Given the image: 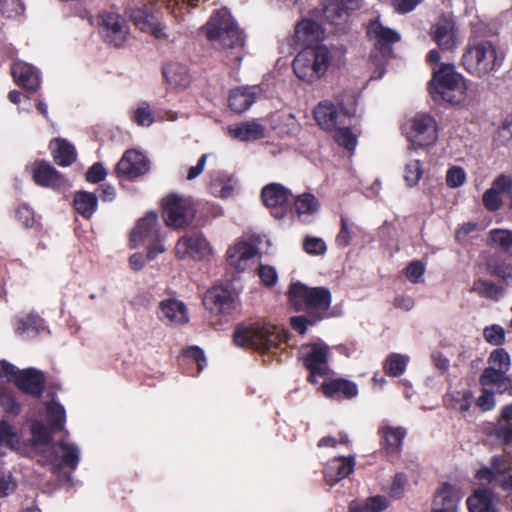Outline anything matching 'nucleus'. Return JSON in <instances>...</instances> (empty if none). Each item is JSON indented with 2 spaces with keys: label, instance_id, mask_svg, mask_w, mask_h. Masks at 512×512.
Segmentation results:
<instances>
[{
  "label": "nucleus",
  "instance_id": "obj_1",
  "mask_svg": "<svg viewBox=\"0 0 512 512\" xmlns=\"http://www.w3.org/2000/svg\"><path fill=\"white\" fill-rule=\"evenodd\" d=\"M201 30L208 40L220 42L227 65L232 68L240 66L244 57L245 34L227 8L215 11Z\"/></svg>",
  "mask_w": 512,
  "mask_h": 512
},
{
  "label": "nucleus",
  "instance_id": "obj_2",
  "mask_svg": "<svg viewBox=\"0 0 512 512\" xmlns=\"http://www.w3.org/2000/svg\"><path fill=\"white\" fill-rule=\"evenodd\" d=\"M506 54L497 41L481 36H470L463 50L461 65L476 78L496 74L503 66Z\"/></svg>",
  "mask_w": 512,
  "mask_h": 512
},
{
  "label": "nucleus",
  "instance_id": "obj_3",
  "mask_svg": "<svg viewBox=\"0 0 512 512\" xmlns=\"http://www.w3.org/2000/svg\"><path fill=\"white\" fill-rule=\"evenodd\" d=\"M287 341V334L277 325L260 322L239 323L233 333V342L238 347L270 351Z\"/></svg>",
  "mask_w": 512,
  "mask_h": 512
},
{
  "label": "nucleus",
  "instance_id": "obj_4",
  "mask_svg": "<svg viewBox=\"0 0 512 512\" xmlns=\"http://www.w3.org/2000/svg\"><path fill=\"white\" fill-rule=\"evenodd\" d=\"M428 89L434 99L458 104L465 99L467 86L466 80L456 71L454 64L441 63L432 68Z\"/></svg>",
  "mask_w": 512,
  "mask_h": 512
},
{
  "label": "nucleus",
  "instance_id": "obj_5",
  "mask_svg": "<svg viewBox=\"0 0 512 512\" xmlns=\"http://www.w3.org/2000/svg\"><path fill=\"white\" fill-rule=\"evenodd\" d=\"M288 300L297 312H308L311 315L326 316L332 302V295L326 287H308L302 282L291 283L288 292Z\"/></svg>",
  "mask_w": 512,
  "mask_h": 512
},
{
  "label": "nucleus",
  "instance_id": "obj_6",
  "mask_svg": "<svg viewBox=\"0 0 512 512\" xmlns=\"http://www.w3.org/2000/svg\"><path fill=\"white\" fill-rule=\"evenodd\" d=\"M331 62V53L325 45L304 47L293 61L295 75L308 83L323 76Z\"/></svg>",
  "mask_w": 512,
  "mask_h": 512
},
{
  "label": "nucleus",
  "instance_id": "obj_7",
  "mask_svg": "<svg viewBox=\"0 0 512 512\" xmlns=\"http://www.w3.org/2000/svg\"><path fill=\"white\" fill-rule=\"evenodd\" d=\"M162 216L168 227L185 229L196 216V204L192 197L170 193L162 199Z\"/></svg>",
  "mask_w": 512,
  "mask_h": 512
},
{
  "label": "nucleus",
  "instance_id": "obj_8",
  "mask_svg": "<svg viewBox=\"0 0 512 512\" xmlns=\"http://www.w3.org/2000/svg\"><path fill=\"white\" fill-rule=\"evenodd\" d=\"M299 359L308 371L307 382L319 383L318 377L329 375V347L324 343H308L302 346Z\"/></svg>",
  "mask_w": 512,
  "mask_h": 512
},
{
  "label": "nucleus",
  "instance_id": "obj_9",
  "mask_svg": "<svg viewBox=\"0 0 512 512\" xmlns=\"http://www.w3.org/2000/svg\"><path fill=\"white\" fill-rule=\"evenodd\" d=\"M99 32L104 41L114 47L124 44L128 36V26L119 14L103 11L98 16Z\"/></svg>",
  "mask_w": 512,
  "mask_h": 512
},
{
  "label": "nucleus",
  "instance_id": "obj_10",
  "mask_svg": "<svg viewBox=\"0 0 512 512\" xmlns=\"http://www.w3.org/2000/svg\"><path fill=\"white\" fill-rule=\"evenodd\" d=\"M408 139L419 147L433 145L437 138V125L434 117L429 114L419 113L410 120L407 133Z\"/></svg>",
  "mask_w": 512,
  "mask_h": 512
},
{
  "label": "nucleus",
  "instance_id": "obj_11",
  "mask_svg": "<svg viewBox=\"0 0 512 512\" xmlns=\"http://www.w3.org/2000/svg\"><path fill=\"white\" fill-rule=\"evenodd\" d=\"M203 305L212 314L231 316L238 308L237 297L228 288L212 287L203 297Z\"/></svg>",
  "mask_w": 512,
  "mask_h": 512
},
{
  "label": "nucleus",
  "instance_id": "obj_12",
  "mask_svg": "<svg viewBox=\"0 0 512 512\" xmlns=\"http://www.w3.org/2000/svg\"><path fill=\"white\" fill-rule=\"evenodd\" d=\"M292 198L291 191L280 183H269L262 188L261 200L271 214L282 219L286 216Z\"/></svg>",
  "mask_w": 512,
  "mask_h": 512
},
{
  "label": "nucleus",
  "instance_id": "obj_13",
  "mask_svg": "<svg viewBox=\"0 0 512 512\" xmlns=\"http://www.w3.org/2000/svg\"><path fill=\"white\" fill-rule=\"evenodd\" d=\"M211 252L206 238L198 232L187 233L176 243L175 256L178 259L202 260Z\"/></svg>",
  "mask_w": 512,
  "mask_h": 512
},
{
  "label": "nucleus",
  "instance_id": "obj_14",
  "mask_svg": "<svg viewBox=\"0 0 512 512\" xmlns=\"http://www.w3.org/2000/svg\"><path fill=\"white\" fill-rule=\"evenodd\" d=\"M150 170V161L143 153L130 149L124 152L115 167L118 177L134 180Z\"/></svg>",
  "mask_w": 512,
  "mask_h": 512
},
{
  "label": "nucleus",
  "instance_id": "obj_15",
  "mask_svg": "<svg viewBox=\"0 0 512 512\" xmlns=\"http://www.w3.org/2000/svg\"><path fill=\"white\" fill-rule=\"evenodd\" d=\"M428 34L442 51H453L458 45L456 23L445 15L431 25Z\"/></svg>",
  "mask_w": 512,
  "mask_h": 512
},
{
  "label": "nucleus",
  "instance_id": "obj_16",
  "mask_svg": "<svg viewBox=\"0 0 512 512\" xmlns=\"http://www.w3.org/2000/svg\"><path fill=\"white\" fill-rule=\"evenodd\" d=\"M160 234V224L158 215L154 211L148 212L143 218L139 219L136 226L130 233V243L136 248L145 242L155 241Z\"/></svg>",
  "mask_w": 512,
  "mask_h": 512
},
{
  "label": "nucleus",
  "instance_id": "obj_17",
  "mask_svg": "<svg viewBox=\"0 0 512 512\" xmlns=\"http://www.w3.org/2000/svg\"><path fill=\"white\" fill-rule=\"evenodd\" d=\"M367 37L375 40V48L383 55L392 53V45L399 42L401 36L395 30L382 25L378 18L371 20L366 31Z\"/></svg>",
  "mask_w": 512,
  "mask_h": 512
},
{
  "label": "nucleus",
  "instance_id": "obj_18",
  "mask_svg": "<svg viewBox=\"0 0 512 512\" xmlns=\"http://www.w3.org/2000/svg\"><path fill=\"white\" fill-rule=\"evenodd\" d=\"M130 20L141 31L152 34L157 39H166L164 27L153 12L152 5H144L142 8L131 9Z\"/></svg>",
  "mask_w": 512,
  "mask_h": 512
},
{
  "label": "nucleus",
  "instance_id": "obj_19",
  "mask_svg": "<svg viewBox=\"0 0 512 512\" xmlns=\"http://www.w3.org/2000/svg\"><path fill=\"white\" fill-rule=\"evenodd\" d=\"M34 182L45 188L60 190L65 188L67 180L49 162L45 160L36 161L33 168Z\"/></svg>",
  "mask_w": 512,
  "mask_h": 512
},
{
  "label": "nucleus",
  "instance_id": "obj_20",
  "mask_svg": "<svg viewBox=\"0 0 512 512\" xmlns=\"http://www.w3.org/2000/svg\"><path fill=\"white\" fill-rule=\"evenodd\" d=\"M57 446L63 453L61 457H58L56 452L51 453L49 463L51 465L52 473L60 475L65 467L70 471H74L80 460L78 447L75 444L67 443L63 440L59 441Z\"/></svg>",
  "mask_w": 512,
  "mask_h": 512
},
{
  "label": "nucleus",
  "instance_id": "obj_21",
  "mask_svg": "<svg viewBox=\"0 0 512 512\" xmlns=\"http://www.w3.org/2000/svg\"><path fill=\"white\" fill-rule=\"evenodd\" d=\"M407 431L403 427H393L390 425H381L378 428L380 437V446L387 456L397 458L400 456L403 440Z\"/></svg>",
  "mask_w": 512,
  "mask_h": 512
},
{
  "label": "nucleus",
  "instance_id": "obj_22",
  "mask_svg": "<svg viewBox=\"0 0 512 512\" xmlns=\"http://www.w3.org/2000/svg\"><path fill=\"white\" fill-rule=\"evenodd\" d=\"M11 75L15 84L29 93H35L40 88L39 73L28 63L22 61L13 63Z\"/></svg>",
  "mask_w": 512,
  "mask_h": 512
},
{
  "label": "nucleus",
  "instance_id": "obj_23",
  "mask_svg": "<svg viewBox=\"0 0 512 512\" xmlns=\"http://www.w3.org/2000/svg\"><path fill=\"white\" fill-rule=\"evenodd\" d=\"M324 37L325 31L322 26L311 19H303L295 26V42L303 48L321 45Z\"/></svg>",
  "mask_w": 512,
  "mask_h": 512
},
{
  "label": "nucleus",
  "instance_id": "obj_24",
  "mask_svg": "<svg viewBox=\"0 0 512 512\" xmlns=\"http://www.w3.org/2000/svg\"><path fill=\"white\" fill-rule=\"evenodd\" d=\"M360 8V0H326L322 4V15L330 24L339 25L349 12Z\"/></svg>",
  "mask_w": 512,
  "mask_h": 512
},
{
  "label": "nucleus",
  "instance_id": "obj_25",
  "mask_svg": "<svg viewBox=\"0 0 512 512\" xmlns=\"http://www.w3.org/2000/svg\"><path fill=\"white\" fill-rule=\"evenodd\" d=\"M338 107L330 100L319 102L313 109V116L317 125L324 131H334L342 123Z\"/></svg>",
  "mask_w": 512,
  "mask_h": 512
},
{
  "label": "nucleus",
  "instance_id": "obj_26",
  "mask_svg": "<svg viewBox=\"0 0 512 512\" xmlns=\"http://www.w3.org/2000/svg\"><path fill=\"white\" fill-rule=\"evenodd\" d=\"M15 385L25 394L40 397L45 388V375L34 368L20 370Z\"/></svg>",
  "mask_w": 512,
  "mask_h": 512
},
{
  "label": "nucleus",
  "instance_id": "obj_27",
  "mask_svg": "<svg viewBox=\"0 0 512 512\" xmlns=\"http://www.w3.org/2000/svg\"><path fill=\"white\" fill-rule=\"evenodd\" d=\"M323 395L330 399H352L358 395V386L355 382L345 378H335L325 381L319 387Z\"/></svg>",
  "mask_w": 512,
  "mask_h": 512
},
{
  "label": "nucleus",
  "instance_id": "obj_28",
  "mask_svg": "<svg viewBox=\"0 0 512 512\" xmlns=\"http://www.w3.org/2000/svg\"><path fill=\"white\" fill-rule=\"evenodd\" d=\"M258 250L252 244L242 241L230 247L226 252L227 264L237 272H243L247 269L249 261L252 260Z\"/></svg>",
  "mask_w": 512,
  "mask_h": 512
},
{
  "label": "nucleus",
  "instance_id": "obj_29",
  "mask_svg": "<svg viewBox=\"0 0 512 512\" xmlns=\"http://www.w3.org/2000/svg\"><path fill=\"white\" fill-rule=\"evenodd\" d=\"M460 497L459 489L454 485L442 483L434 495L433 512H457Z\"/></svg>",
  "mask_w": 512,
  "mask_h": 512
},
{
  "label": "nucleus",
  "instance_id": "obj_30",
  "mask_svg": "<svg viewBox=\"0 0 512 512\" xmlns=\"http://www.w3.org/2000/svg\"><path fill=\"white\" fill-rule=\"evenodd\" d=\"M228 135L241 142L260 140L265 137V127L255 120L244 121L238 124L229 125Z\"/></svg>",
  "mask_w": 512,
  "mask_h": 512
},
{
  "label": "nucleus",
  "instance_id": "obj_31",
  "mask_svg": "<svg viewBox=\"0 0 512 512\" xmlns=\"http://www.w3.org/2000/svg\"><path fill=\"white\" fill-rule=\"evenodd\" d=\"M354 457H338L332 459L324 468V477L329 485H334L348 477L354 471Z\"/></svg>",
  "mask_w": 512,
  "mask_h": 512
},
{
  "label": "nucleus",
  "instance_id": "obj_32",
  "mask_svg": "<svg viewBox=\"0 0 512 512\" xmlns=\"http://www.w3.org/2000/svg\"><path fill=\"white\" fill-rule=\"evenodd\" d=\"M479 384L481 388L495 387L498 394H503L512 388V381L507 373L494 366L484 368L479 377Z\"/></svg>",
  "mask_w": 512,
  "mask_h": 512
},
{
  "label": "nucleus",
  "instance_id": "obj_33",
  "mask_svg": "<svg viewBox=\"0 0 512 512\" xmlns=\"http://www.w3.org/2000/svg\"><path fill=\"white\" fill-rule=\"evenodd\" d=\"M162 75L172 88H187L192 81L187 65L179 62L166 63L162 68Z\"/></svg>",
  "mask_w": 512,
  "mask_h": 512
},
{
  "label": "nucleus",
  "instance_id": "obj_34",
  "mask_svg": "<svg viewBox=\"0 0 512 512\" xmlns=\"http://www.w3.org/2000/svg\"><path fill=\"white\" fill-rule=\"evenodd\" d=\"M159 317L175 324H183L188 321L185 305L175 299H167L160 303Z\"/></svg>",
  "mask_w": 512,
  "mask_h": 512
},
{
  "label": "nucleus",
  "instance_id": "obj_35",
  "mask_svg": "<svg viewBox=\"0 0 512 512\" xmlns=\"http://www.w3.org/2000/svg\"><path fill=\"white\" fill-rule=\"evenodd\" d=\"M256 93L254 88L239 87L230 92L228 103L235 113H243L255 102Z\"/></svg>",
  "mask_w": 512,
  "mask_h": 512
},
{
  "label": "nucleus",
  "instance_id": "obj_36",
  "mask_svg": "<svg viewBox=\"0 0 512 512\" xmlns=\"http://www.w3.org/2000/svg\"><path fill=\"white\" fill-rule=\"evenodd\" d=\"M485 266L490 276L499 278L507 286L512 285V263L498 256H490Z\"/></svg>",
  "mask_w": 512,
  "mask_h": 512
},
{
  "label": "nucleus",
  "instance_id": "obj_37",
  "mask_svg": "<svg viewBox=\"0 0 512 512\" xmlns=\"http://www.w3.org/2000/svg\"><path fill=\"white\" fill-rule=\"evenodd\" d=\"M469 512H498L494 505L493 494L486 489H479L467 498Z\"/></svg>",
  "mask_w": 512,
  "mask_h": 512
},
{
  "label": "nucleus",
  "instance_id": "obj_38",
  "mask_svg": "<svg viewBox=\"0 0 512 512\" xmlns=\"http://www.w3.org/2000/svg\"><path fill=\"white\" fill-rule=\"evenodd\" d=\"M74 209L85 219H90L98 207L96 194L87 191H78L73 199Z\"/></svg>",
  "mask_w": 512,
  "mask_h": 512
},
{
  "label": "nucleus",
  "instance_id": "obj_39",
  "mask_svg": "<svg viewBox=\"0 0 512 512\" xmlns=\"http://www.w3.org/2000/svg\"><path fill=\"white\" fill-rule=\"evenodd\" d=\"M389 506L385 496L376 495L368 497L365 501L352 500L349 504V512H383Z\"/></svg>",
  "mask_w": 512,
  "mask_h": 512
},
{
  "label": "nucleus",
  "instance_id": "obj_40",
  "mask_svg": "<svg viewBox=\"0 0 512 512\" xmlns=\"http://www.w3.org/2000/svg\"><path fill=\"white\" fill-rule=\"evenodd\" d=\"M471 291L477 293L480 297L494 301H498L504 293L502 286L482 278L474 280Z\"/></svg>",
  "mask_w": 512,
  "mask_h": 512
},
{
  "label": "nucleus",
  "instance_id": "obj_41",
  "mask_svg": "<svg viewBox=\"0 0 512 512\" xmlns=\"http://www.w3.org/2000/svg\"><path fill=\"white\" fill-rule=\"evenodd\" d=\"M47 419L51 431H62L65 427L66 412L62 404L51 401L46 404Z\"/></svg>",
  "mask_w": 512,
  "mask_h": 512
},
{
  "label": "nucleus",
  "instance_id": "obj_42",
  "mask_svg": "<svg viewBox=\"0 0 512 512\" xmlns=\"http://www.w3.org/2000/svg\"><path fill=\"white\" fill-rule=\"evenodd\" d=\"M409 357L399 353H390L383 364V370L391 377H400L406 371Z\"/></svg>",
  "mask_w": 512,
  "mask_h": 512
},
{
  "label": "nucleus",
  "instance_id": "obj_43",
  "mask_svg": "<svg viewBox=\"0 0 512 512\" xmlns=\"http://www.w3.org/2000/svg\"><path fill=\"white\" fill-rule=\"evenodd\" d=\"M53 159L62 167L70 166L76 160L75 147L65 139L57 140V148L53 151Z\"/></svg>",
  "mask_w": 512,
  "mask_h": 512
},
{
  "label": "nucleus",
  "instance_id": "obj_44",
  "mask_svg": "<svg viewBox=\"0 0 512 512\" xmlns=\"http://www.w3.org/2000/svg\"><path fill=\"white\" fill-rule=\"evenodd\" d=\"M43 323L44 321L39 315L29 314L17 320L15 330L19 335L35 336L43 328Z\"/></svg>",
  "mask_w": 512,
  "mask_h": 512
},
{
  "label": "nucleus",
  "instance_id": "obj_45",
  "mask_svg": "<svg viewBox=\"0 0 512 512\" xmlns=\"http://www.w3.org/2000/svg\"><path fill=\"white\" fill-rule=\"evenodd\" d=\"M495 466L501 469L502 478L500 487L504 491H512V456L510 454H501L495 459Z\"/></svg>",
  "mask_w": 512,
  "mask_h": 512
},
{
  "label": "nucleus",
  "instance_id": "obj_46",
  "mask_svg": "<svg viewBox=\"0 0 512 512\" xmlns=\"http://www.w3.org/2000/svg\"><path fill=\"white\" fill-rule=\"evenodd\" d=\"M489 239L504 253L512 255V231L504 229H492Z\"/></svg>",
  "mask_w": 512,
  "mask_h": 512
},
{
  "label": "nucleus",
  "instance_id": "obj_47",
  "mask_svg": "<svg viewBox=\"0 0 512 512\" xmlns=\"http://www.w3.org/2000/svg\"><path fill=\"white\" fill-rule=\"evenodd\" d=\"M294 205L298 215L312 214L317 211L319 202L313 194L303 193L295 198Z\"/></svg>",
  "mask_w": 512,
  "mask_h": 512
},
{
  "label": "nucleus",
  "instance_id": "obj_48",
  "mask_svg": "<svg viewBox=\"0 0 512 512\" xmlns=\"http://www.w3.org/2000/svg\"><path fill=\"white\" fill-rule=\"evenodd\" d=\"M334 132V140L339 146L350 152L355 150L358 143L357 136L349 127H337Z\"/></svg>",
  "mask_w": 512,
  "mask_h": 512
},
{
  "label": "nucleus",
  "instance_id": "obj_49",
  "mask_svg": "<svg viewBox=\"0 0 512 512\" xmlns=\"http://www.w3.org/2000/svg\"><path fill=\"white\" fill-rule=\"evenodd\" d=\"M337 107L343 116L353 117L356 113L357 98L352 91H343L336 96Z\"/></svg>",
  "mask_w": 512,
  "mask_h": 512
},
{
  "label": "nucleus",
  "instance_id": "obj_50",
  "mask_svg": "<svg viewBox=\"0 0 512 512\" xmlns=\"http://www.w3.org/2000/svg\"><path fill=\"white\" fill-rule=\"evenodd\" d=\"M0 406L5 413L11 415H19L21 412V405L17 402L12 390L6 389L0 385Z\"/></svg>",
  "mask_w": 512,
  "mask_h": 512
},
{
  "label": "nucleus",
  "instance_id": "obj_51",
  "mask_svg": "<svg viewBox=\"0 0 512 512\" xmlns=\"http://www.w3.org/2000/svg\"><path fill=\"white\" fill-rule=\"evenodd\" d=\"M52 432L41 421L35 420L31 424V435L35 445H49L52 442Z\"/></svg>",
  "mask_w": 512,
  "mask_h": 512
},
{
  "label": "nucleus",
  "instance_id": "obj_52",
  "mask_svg": "<svg viewBox=\"0 0 512 512\" xmlns=\"http://www.w3.org/2000/svg\"><path fill=\"white\" fill-rule=\"evenodd\" d=\"M500 455H495L491 458L490 467H482L476 473V478L480 481H486L487 483L496 482L500 486V479L502 478L501 469H498L495 465V459Z\"/></svg>",
  "mask_w": 512,
  "mask_h": 512
},
{
  "label": "nucleus",
  "instance_id": "obj_53",
  "mask_svg": "<svg viewBox=\"0 0 512 512\" xmlns=\"http://www.w3.org/2000/svg\"><path fill=\"white\" fill-rule=\"evenodd\" d=\"M488 364L507 373L511 365L510 356L504 348H497L488 357Z\"/></svg>",
  "mask_w": 512,
  "mask_h": 512
},
{
  "label": "nucleus",
  "instance_id": "obj_54",
  "mask_svg": "<svg viewBox=\"0 0 512 512\" xmlns=\"http://www.w3.org/2000/svg\"><path fill=\"white\" fill-rule=\"evenodd\" d=\"M422 175L423 169L420 160L414 159L406 164L404 179L409 187L417 185Z\"/></svg>",
  "mask_w": 512,
  "mask_h": 512
},
{
  "label": "nucleus",
  "instance_id": "obj_55",
  "mask_svg": "<svg viewBox=\"0 0 512 512\" xmlns=\"http://www.w3.org/2000/svg\"><path fill=\"white\" fill-rule=\"evenodd\" d=\"M322 319H323V315L314 316V315L309 314L308 316H304V315L294 316V317H291V319H290V325L293 328V330H295L296 332H298L301 335H304L306 333L307 327L309 325H314L315 323H317L318 321H320Z\"/></svg>",
  "mask_w": 512,
  "mask_h": 512
},
{
  "label": "nucleus",
  "instance_id": "obj_56",
  "mask_svg": "<svg viewBox=\"0 0 512 512\" xmlns=\"http://www.w3.org/2000/svg\"><path fill=\"white\" fill-rule=\"evenodd\" d=\"M16 218L25 228L41 227V224L35 219L34 211L27 205H21L17 208Z\"/></svg>",
  "mask_w": 512,
  "mask_h": 512
},
{
  "label": "nucleus",
  "instance_id": "obj_57",
  "mask_svg": "<svg viewBox=\"0 0 512 512\" xmlns=\"http://www.w3.org/2000/svg\"><path fill=\"white\" fill-rule=\"evenodd\" d=\"M132 120L139 126H150L154 122L153 112L147 102H143L133 113Z\"/></svg>",
  "mask_w": 512,
  "mask_h": 512
},
{
  "label": "nucleus",
  "instance_id": "obj_58",
  "mask_svg": "<svg viewBox=\"0 0 512 512\" xmlns=\"http://www.w3.org/2000/svg\"><path fill=\"white\" fill-rule=\"evenodd\" d=\"M19 443L16 432L13 427L5 420L0 421V445L14 447Z\"/></svg>",
  "mask_w": 512,
  "mask_h": 512
},
{
  "label": "nucleus",
  "instance_id": "obj_59",
  "mask_svg": "<svg viewBox=\"0 0 512 512\" xmlns=\"http://www.w3.org/2000/svg\"><path fill=\"white\" fill-rule=\"evenodd\" d=\"M352 226L346 216L342 215L340 218V230L336 236V243L338 246L347 247L352 240Z\"/></svg>",
  "mask_w": 512,
  "mask_h": 512
},
{
  "label": "nucleus",
  "instance_id": "obj_60",
  "mask_svg": "<svg viewBox=\"0 0 512 512\" xmlns=\"http://www.w3.org/2000/svg\"><path fill=\"white\" fill-rule=\"evenodd\" d=\"M495 393L492 389L481 388V395L476 399V406L482 411L487 412L495 408Z\"/></svg>",
  "mask_w": 512,
  "mask_h": 512
},
{
  "label": "nucleus",
  "instance_id": "obj_61",
  "mask_svg": "<svg viewBox=\"0 0 512 512\" xmlns=\"http://www.w3.org/2000/svg\"><path fill=\"white\" fill-rule=\"evenodd\" d=\"M484 339L492 345L500 346L505 341V331L499 325L486 327L483 331Z\"/></svg>",
  "mask_w": 512,
  "mask_h": 512
},
{
  "label": "nucleus",
  "instance_id": "obj_62",
  "mask_svg": "<svg viewBox=\"0 0 512 512\" xmlns=\"http://www.w3.org/2000/svg\"><path fill=\"white\" fill-rule=\"evenodd\" d=\"M466 173L462 167L452 166L446 173V184L450 188H457L464 184Z\"/></svg>",
  "mask_w": 512,
  "mask_h": 512
},
{
  "label": "nucleus",
  "instance_id": "obj_63",
  "mask_svg": "<svg viewBox=\"0 0 512 512\" xmlns=\"http://www.w3.org/2000/svg\"><path fill=\"white\" fill-rule=\"evenodd\" d=\"M303 249L311 255H323L327 250V246L321 238L306 237L303 241Z\"/></svg>",
  "mask_w": 512,
  "mask_h": 512
},
{
  "label": "nucleus",
  "instance_id": "obj_64",
  "mask_svg": "<svg viewBox=\"0 0 512 512\" xmlns=\"http://www.w3.org/2000/svg\"><path fill=\"white\" fill-rule=\"evenodd\" d=\"M424 273L425 265L420 260H414L410 262L405 269V275L407 279L412 283H419Z\"/></svg>",
  "mask_w": 512,
  "mask_h": 512
}]
</instances>
